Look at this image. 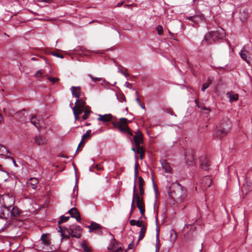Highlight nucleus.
<instances>
[{"label": "nucleus", "instance_id": "obj_1", "mask_svg": "<svg viewBox=\"0 0 252 252\" xmlns=\"http://www.w3.org/2000/svg\"><path fill=\"white\" fill-rule=\"evenodd\" d=\"M168 193L170 197L177 202H181L187 197V190L186 188L176 181L171 184Z\"/></svg>", "mask_w": 252, "mask_h": 252}, {"label": "nucleus", "instance_id": "obj_2", "mask_svg": "<svg viewBox=\"0 0 252 252\" xmlns=\"http://www.w3.org/2000/svg\"><path fill=\"white\" fill-rule=\"evenodd\" d=\"M230 122L227 120H223L220 122L216 127L214 137L216 138H220L222 136L228 133L231 129Z\"/></svg>", "mask_w": 252, "mask_h": 252}, {"label": "nucleus", "instance_id": "obj_3", "mask_svg": "<svg viewBox=\"0 0 252 252\" xmlns=\"http://www.w3.org/2000/svg\"><path fill=\"white\" fill-rule=\"evenodd\" d=\"M225 32L224 30L220 27H218L216 31L208 32L205 34L204 40L209 43L215 41L224 37Z\"/></svg>", "mask_w": 252, "mask_h": 252}, {"label": "nucleus", "instance_id": "obj_4", "mask_svg": "<svg viewBox=\"0 0 252 252\" xmlns=\"http://www.w3.org/2000/svg\"><path fill=\"white\" fill-rule=\"evenodd\" d=\"M133 140L136 148V152L133 147L131 148L132 150L135 153L139 154L140 158H143L144 151L142 146H141V144L143 142V135L141 131L138 130L135 132V135L133 137Z\"/></svg>", "mask_w": 252, "mask_h": 252}, {"label": "nucleus", "instance_id": "obj_5", "mask_svg": "<svg viewBox=\"0 0 252 252\" xmlns=\"http://www.w3.org/2000/svg\"><path fill=\"white\" fill-rule=\"evenodd\" d=\"M129 122L126 118H122L120 119L119 122L113 123L115 127L118 128L121 132H125L130 135H132V133L128 127L127 124Z\"/></svg>", "mask_w": 252, "mask_h": 252}, {"label": "nucleus", "instance_id": "obj_6", "mask_svg": "<svg viewBox=\"0 0 252 252\" xmlns=\"http://www.w3.org/2000/svg\"><path fill=\"white\" fill-rule=\"evenodd\" d=\"M133 192L134 193V198H135L136 201L137 207L139 209L140 214L142 215V216H144V213L145 211V205L143 198L140 197L139 194L136 193L135 180H134Z\"/></svg>", "mask_w": 252, "mask_h": 252}, {"label": "nucleus", "instance_id": "obj_7", "mask_svg": "<svg viewBox=\"0 0 252 252\" xmlns=\"http://www.w3.org/2000/svg\"><path fill=\"white\" fill-rule=\"evenodd\" d=\"M239 54L241 58L245 61L249 65L252 64V53L247 49L246 46L244 47L241 50Z\"/></svg>", "mask_w": 252, "mask_h": 252}, {"label": "nucleus", "instance_id": "obj_8", "mask_svg": "<svg viewBox=\"0 0 252 252\" xmlns=\"http://www.w3.org/2000/svg\"><path fill=\"white\" fill-rule=\"evenodd\" d=\"M1 199H2L4 206L8 208L11 207L15 202L14 197L9 194H3L1 196Z\"/></svg>", "mask_w": 252, "mask_h": 252}, {"label": "nucleus", "instance_id": "obj_9", "mask_svg": "<svg viewBox=\"0 0 252 252\" xmlns=\"http://www.w3.org/2000/svg\"><path fill=\"white\" fill-rule=\"evenodd\" d=\"M71 235L72 237L80 238L82 235V228L78 225H71L69 227Z\"/></svg>", "mask_w": 252, "mask_h": 252}, {"label": "nucleus", "instance_id": "obj_10", "mask_svg": "<svg viewBox=\"0 0 252 252\" xmlns=\"http://www.w3.org/2000/svg\"><path fill=\"white\" fill-rule=\"evenodd\" d=\"M38 180L34 177L30 178L27 182V185L29 187H31L33 189H36L38 184Z\"/></svg>", "mask_w": 252, "mask_h": 252}, {"label": "nucleus", "instance_id": "obj_11", "mask_svg": "<svg viewBox=\"0 0 252 252\" xmlns=\"http://www.w3.org/2000/svg\"><path fill=\"white\" fill-rule=\"evenodd\" d=\"M160 162L162 165V167L164 171L166 173H171V167L167 161V160L165 158H161L160 160Z\"/></svg>", "mask_w": 252, "mask_h": 252}, {"label": "nucleus", "instance_id": "obj_12", "mask_svg": "<svg viewBox=\"0 0 252 252\" xmlns=\"http://www.w3.org/2000/svg\"><path fill=\"white\" fill-rule=\"evenodd\" d=\"M59 232L61 233L63 238L68 239L71 235L70 231L69 228H63L61 226L59 227Z\"/></svg>", "mask_w": 252, "mask_h": 252}, {"label": "nucleus", "instance_id": "obj_13", "mask_svg": "<svg viewBox=\"0 0 252 252\" xmlns=\"http://www.w3.org/2000/svg\"><path fill=\"white\" fill-rule=\"evenodd\" d=\"M68 213L70 215L72 218H75L77 221H80L81 220L80 214L76 208L73 207L70 209L68 211Z\"/></svg>", "mask_w": 252, "mask_h": 252}, {"label": "nucleus", "instance_id": "obj_14", "mask_svg": "<svg viewBox=\"0 0 252 252\" xmlns=\"http://www.w3.org/2000/svg\"><path fill=\"white\" fill-rule=\"evenodd\" d=\"M201 184L204 189L209 187L212 184V179L209 176H205L201 180Z\"/></svg>", "mask_w": 252, "mask_h": 252}, {"label": "nucleus", "instance_id": "obj_15", "mask_svg": "<svg viewBox=\"0 0 252 252\" xmlns=\"http://www.w3.org/2000/svg\"><path fill=\"white\" fill-rule=\"evenodd\" d=\"M10 212L9 208L3 206L0 208V218L1 219H7L9 216Z\"/></svg>", "mask_w": 252, "mask_h": 252}, {"label": "nucleus", "instance_id": "obj_16", "mask_svg": "<svg viewBox=\"0 0 252 252\" xmlns=\"http://www.w3.org/2000/svg\"><path fill=\"white\" fill-rule=\"evenodd\" d=\"M70 90L73 96H75L76 98H79L81 94L80 87L72 86Z\"/></svg>", "mask_w": 252, "mask_h": 252}, {"label": "nucleus", "instance_id": "obj_17", "mask_svg": "<svg viewBox=\"0 0 252 252\" xmlns=\"http://www.w3.org/2000/svg\"><path fill=\"white\" fill-rule=\"evenodd\" d=\"M98 121L103 122H109L112 119V115L110 114L105 115H98Z\"/></svg>", "mask_w": 252, "mask_h": 252}, {"label": "nucleus", "instance_id": "obj_18", "mask_svg": "<svg viewBox=\"0 0 252 252\" xmlns=\"http://www.w3.org/2000/svg\"><path fill=\"white\" fill-rule=\"evenodd\" d=\"M41 241L45 246H49L50 245V240L48 234H43L41 237Z\"/></svg>", "mask_w": 252, "mask_h": 252}, {"label": "nucleus", "instance_id": "obj_19", "mask_svg": "<svg viewBox=\"0 0 252 252\" xmlns=\"http://www.w3.org/2000/svg\"><path fill=\"white\" fill-rule=\"evenodd\" d=\"M141 218H140L138 220H131L129 221V223L132 226L136 225L138 227H143V226L146 225V224L143 223V221L141 220H140Z\"/></svg>", "mask_w": 252, "mask_h": 252}, {"label": "nucleus", "instance_id": "obj_20", "mask_svg": "<svg viewBox=\"0 0 252 252\" xmlns=\"http://www.w3.org/2000/svg\"><path fill=\"white\" fill-rule=\"evenodd\" d=\"M0 156H4V158H11V153L5 147L0 145Z\"/></svg>", "mask_w": 252, "mask_h": 252}, {"label": "nucleus", "instance_id": "obj_21", "mask_svg": "<svg viewBox=\"0 0 252 252\" xmlns=\"http://www.w3.org/2000/svg\"><path fill=\"white\" fill-rule=\"evenodd\" d=\"M40 119L36 116H32L31 119V122L38 129L40 127Z\"/></svg>", "mask_w": 252, "mask_h": 252}, {"label": "nucleus", "instance_id": "obj_22", "mask_svg": "<svg viewBox=\"0 0 252 252\" xmlns=\"http://www.w3.org/2000/svg\"><path fill=\"white\" fill-rule=\"evenodd\" d=\"M210 166V164L209 162V160L207 158H204L202 160H200V167L205 170H207L209 166Z\"/></svg>", "mask_w": 252, "mask_h": 252}, {"label": "nucleus", "instance_id": "obj_23", "mask_svg": "<svg viewBox=\"0 0 252 252\" xmlns=\"http://www.w3.org/2000/svg\"><path fill=\"white\" fill-rule=\"evenodd\" d=\"M226 96L229 99V101L232 103L233 101H236L238 99L239 95L237 94H232L231 92H228L226 94Z\"/></svg>", "mask_w": 252, "mask_h": 252}, {"label": "nucleus", "instance_id": "obj_24", "mask_svg": "<svg viewBox=\"0 0 252 252\" xmlns=\"http://www.w3.org/2000/svg\"><path fill=\"white\" fill-rule=\"evenodd\" d=\"M147 224L143 226V227H142L141 228L140 231L139 232V237H138V241L142 240L144 238L145 234L147 231Z\"/></svg>", "mask_w": 252, "mask_h": 252}, {"label": "nucleus", "instance_id": "obj_25", "mask_svg": "<svg viewBox=\"0 0 252 252\" xmlns=\"http://www.w3.org/2000/svg\"><path fill=\"white\" fill-rule=\"evenodd\" d=\"M91 130L89 129V130H88L86 131V133H85L84 134H83L82 135V140H81V141L80 142V143L79 144V146H81L82 145H84V141L86 139L90 138L91 137Z\"/></svg>", "mask_w": 252, "mask_h": 252}, {"label": "nucleus", "instance_id": "obj_26", "mask_svg": "<svg viewBox=\"0 0 252 252\" xmlns=\"http://www.w3.org/2000/svg\"><path fill=\"white\" fill-rule=\"evenodd\" d=\"M203 17L202 16H194L188 17L187 19L197 23L199 21L203 20Z\"/></svg>", "mask_w": 252, "mask_h": 252}, {"label": "nucleus", "instance_id": "obj_27", "mask_svg": "<svg viewBox=\"0 0 252 252\" xmlns=\"http://www.w3.org/2000/svg\"><path fill=\"white\" fill-rule=\"evenodd\" d=\"M89 231L92 232L93 231H94V230H97V229H100L101 228V227L100 226V225L99 224L96 223L95 222H93L89 226Z\"/></svg>", "mask_w": 252, "mask_h": 252}, {"label": "nucleus", "instance_id": "obj_28", "mask_svg": "<svg viewBox=\"0 0 252 252\" xmlns=\"http://www.w3.org/2000/svg\"><path fill=\"white\" fill-rule=\"evenodd\" d=\"M21 213L20 210L17 207H13L11 211V215L13 217H18Z\"/></svg>", "mask_w": 252, "mask_h": 252}, {"label": "nucleus", "instance_id": "obj_29", "mask_svg": "<svg viewBox=\"0 0 252 252\" xmlns=\"http://www.w3.org/2000/svg\"><path fill=\"white\" fill-rule=\"evenodd\" d=\"M85 101L82 99H79L78 98L76 100L75 105L74 107L81 108L83 109L85 108Z\"/></svg>", "mask_w": 252, "mask_h": 252}, {"label": "nucleus", "instance_id": "obj_30", "mask_svg": "<svg viewBox=\"0 0 252 252\" xmlns=\"http://www.w3.org/2000/svg\"><path fill=\"white\" fill-rule=\"evenodd\" d=\"M70 107L73 110V113H75V112H76V113L78 115L81 114L84 110V109L81 108H79V107H72L71 106V103L70 104Z\"/></svg>", "mask_w": 252, "mask_h": 252}, {"label": "nucleus", "instance_id": "obj_31", "mask_svg": "<svg viewBox=\"0 0 252 252\" xmlns=\"http://www.w3.org/2000/svg\"><path fill=\"white\" fill-rule=\"evenodd\" d=\"M115 240H114L113 241H112L111 245H110L108 248V249L113 250L115 252H118L119 251H121L122 248L121 247H119V248H118L117 249L115 248Z\"/></svg>", "mask_w": 252, "mask_h": 252}, {"label": "nucleus", "instance_id": "obj_32", "mask_svg": "<svg viewBox=\"0 0 252 252\" xmlns=\"http://www.w3.org/2000/svg\"><path fill=\"white\" fill-rule=\"evenodd\" d=\"M185 156L186 157H188V158H192V157L195 156V155L194 154V152L193 150L188 149L186 151V152L185 153Z\"/></svg>", "mask_w": 252, "mask_h": 252}, {"label": "nucleus", "instance_id": "obj_33", "mask_svg": "<svg viewBox=\"0 0 252 252\" xmlns=\"http://www.w3.org/2000/svg\"><path fill=\"white\" fill-rule=\"evenodd\" d=\"M91 110L90 108L88 107H86L85 108V110L84 111V114L82 116V119L86 120L88 118L89 114L91 113Z\"/></svg>", "mask_w": 252, "mask_h": 252}, {"label": "nucleus", "instance_id": "obj_34", "mask_svg": "<svg viewBox=\"0 0 252 252\" xmlns=\"http://www.w3.org/2000/svg\"><path fill=\"white\" fill-rule=\"evenodd\" d=\"M248 18L247 13L245 11H240L239 18L242 21H245Z\"/></svg>", "mask_w": 252, "mask_h": 252}, {"label": "nucleus", "instance_id": "obj_35", "mask_svg": "<svg viewBox=\"0 0 252 252\" xmlns=\"http://www.w3.org/2000/svg\"><path fill=\"white\" fill-rule=\"evenodd\" d=\"M34 142L36 144L38 145H40L43 144V142L40 136H36L34 137Z\"/></svg>", "mask_w": 252, "mask_h": 252}, {"label": "nucleus", "instance_id": "obj_36", "mask_svg": "<svg viewBox=\"0 0 252 252\" xmlns=\"http://www.w3.org/2000/svg\"><path fill=\"white\" fill-rule=\"evenodd\" d=\"M118 72L124 75L125 76L127 77L129 75L126 73L127 69L126 68L121 69L120 66H118Z\"/></svg>", "mask_w": 252, "mask_h": 252}, {"label": "nucleus", "instance_id": "obj_37", "mask_svg": "<svg viewBox=\"0 0 252 252\" xmlns=\"http://www.w3.org/2000/svg\"><path fill=\"white\" fill-rule=\"evenodd\" d=\"M144 184V181L141 176L138 177V186L139 189H143Z\"/></svg>", "mask_w": 252, "mask_h": 252}, {"label": "nucleus", "instance_id": "obj_38", "mask_svg": "<svg viewBox=\"0 0 252 252\" xmlns=\"http://www.w3.org/2000/svg\"><path fill=\"white\" fill-rule=\"evenodd\" d=\"M69 219V217H65L62 216L60 218V220L58 221V224H61L62 223L67 221Z\"/></svg>", "mask_w": 252, "mask_h": 252}, {"label": "nucleus", "instance_id": "obj_39", "mask_svg": "<svg viewBox=\"0 0 252 252\" xmlns=\"http://www.w3.org/2000/svg\"><path fill=\"white\" fill-rule=\"evenodd\" d=\"M211 80L210 79H209L206 83H204L203 85L202 89H201L202 91H204L206 89H207L209 87V86L211 84Z\"/></svg>", "mask_w": 252, "mask_h": 252}, {"label": "nucleus", "instance_id": "obj_40", "mask_svg": "<svg viewBox=\"0 0 252 252\" xmlns=\"http://www.w3.org/2000/svg\"><path fill=\"white\" fill-rule=\"evenodd\" d=\"M81 246H82V248H83L84 252H91V249H90V247H89L86 245V244H85V243H82Z\"/></svg>", "mask_w": 252, "mask_h": 252}, {"label": "nucleus", "instance_id": "obj_41", "mask_svg": "<svg viewBox=\"0 0 252 252\" xmlns=\"http://www.w3.org/2000/svg\"><path fill=\"white\" fill-rule=\"evenodd\" d=\"M44 73V71H43V70L40 69L36 72L35 75L37 78H39L42 76Z\"/></svg>", "mask_w": 252, "mask_h": 252}, {"label": "nucleus", "instance_id": "obj_42", "mask_svg": "<svg viewBox=\"0 0 252 252\" xmlns=\"http://www.w3.org/2000/svg\"><path fill=\"white\" fill-rule=\"evenodd\" d=\"M88 76L89 77H90L92 79V80L93 81V82L94 83H97L101 80V78L94 77L91 74H88Z\"/></svg>", "mask_w": 252, "mask_h": 252}, {"label": "nucleus", "instance_id": "obj_43", "mask_svg": "<svg viewBox=\"0 0 252 252\" xmlns=\"http://www.w3.org/2000/svg\"><path fill=\"white\" fill-rule=\"evenodd\" d=\"M170 234L172 237V240L175 241L177 238V234L176 232L174 230H171Z\"/></svg>", "mask_w": 252, "mask_h": 252}, {"label": "nucleus", "instance_id": "obj_44", "mask_svg": "<svg viewBox=\"0 0 252 252\" xmlns=\"http://www.w3.org/2000/svg\"><path fill=\"white\" fill-rule=\"evenodd\" d=\"M158 35H161L162 33V27L161 26L158 25L156 28Z\"/></svg>", "mask_w": 252, "mask_h": 252}, {"label": "nucleus", "instance_id": "obj_45", "mask_svg": "<svg viewBox=\"0 0 252 252\" xmlns=\"http://www.w3.org/2000/svg\"><path fill=\"white\" fill-rule=\"evenodd\" d=\"M134 172L135 178H136V177L137 176L138 174V163H137V162H135V168Z\"/></svg>", "mask_w": 252, "mask_h": 252}, {"label": "nucleus", "instance_id": "obj_46", "mask_svg": "<svg viewBox=\"0 0 252 252\" xmlns=\"http://www.w3.org/2000/svg\"><path fill=\"white\" fill-rule=\"evenodd\" d=\"M52 55L55 56V57H58V58H63V55L58 53H56V52H54V53H52Z\"/></svg>", "mask_w": 252, "mask_h": 252}, {"label": "nucleus", "instance_id": "obj_47", "mask_svg": "<svg viewBox=\"0 0 252 252\" xmlns=\"http://www.w3.org/2000/svg\"><path fill=\"white\" fill-rule=\"evenodd\" d=\"M48 79L52 83H54L55 82H56L58 80V78H56V77H53V78H51V77H49L48 78Z\"/></svg>", "mask_w": 252, "mask_h": 252}, {"label": "nucleus", "instance_id": "obj_48", "mask_svg": "<svg viewBox=\"0 0 252 252\" xmlns=\"http://www.w3.org/2000/svg\"><path fill=\"white\" fill-rule=\"evenodd\" d=\"M135 199V198H134V193H133V198H132V203H131V211H132L135 209V206L134 204Z\"/></svg>", "mask_w": 252, "mask_h": 252}, {"label": "nucleus", "instance_id": "obj_49", "mask_svg": "<svg viewBox=\"0 0 252 252\" xmlns=\"http://www.w3.org/2000/svg\"><path fill=\"white\" fill-rule=\"evenodd\" d=\"M135 94L137 95V97L136 98V102H137V103L139 105H141V103L140 102V98H139L138 96V93L137 92H135Z\"/></svg>", "mask_w": 252, "mask_h": 252}, {"label": "nucleus", "instance_id": "obj_50", "mask_svg": "<svg viewBox=\"0 0 252 252\" xmlns=\"http://www.w3.org/2000/svg\"><path fill=\"white\" fill-rule=\"evenodd\" d=\"M97 168V169H100V168L98 167V165L97 164H94L92 165L91 167H90V170L91 171L93 168Z\"/></svg>", "mask_w": 252, "mask_h": 252}, {"label": "nucleus", "instance_id": "obj_51", "mask_svg": "<svg viewBox=\"0 0 252 252\" xmlns=\"http://www.w3.org/2000/svg\"><path fill=\"white\" fill-rule=\"evenodd\" d=\"M134 243L133 242H132L130 244H129L127 249H133V248L134 247Z\"/></svg>", "mask_w": 252, "mask_h": 252}, {"label": "nucleus", "instance_id": "obj_52", "mask_svg": "<svg viewBox=\"0 0 252 252\" xmlns=\"http://www.w3.org/2000/svg\"><path fill=\"white\" fill-rule=\"evenodd\" d=\"M139 191H140V193H139L140 194H139V196L140 195L143 196L144 194V188L139 189Z\"/></svg>", "mask_w": 252, "mask_h": 252}, {"label": "nucleus", "instance_id": "obj_53", "mask_svg": "<svg viewBox=\"0 0 252 252\" xmlns=\"http://www.w3.org/2000/svg\"><path fill=\"white\" fill-rule=\"evenodd\" d=\"M74 115V117H75V121H76V120H77L79 118V115H77L76 113H73Z\"/></svg>", "mask_w": 252, "mask_h": 252}, {"label": "nucleus", "instance_id": "obj_54", "mask_svg": "<svg viewBox=\"0 0 252 252\" xmlns=\"http://www.w3.org/2000/svg\"><path fill=\"white\" fill-rule=\"evenodd\" d=\"M43 2L47 3H51L53 2V0H44Z\"/></svg>", "mask_w": 252, "mask_h": 252}, {"label": "nucleus", "instance_id": "obj_55", "mask_svg": "<svg viewBox=\"0 0 252 252\" xmlns=\"http://www.w3.org/2000/svg\"><path fill=\"white\" fill-rule=\"evenodd\" d=\"M126 87L127 88H130L132 86L131 84H129L127 82L126 83Z\"/></svg>", "mask_w": 252, "mask_h": 252}, {"label": "nucleus", "instance_id": "obj_56", "mask_svg": "<svg viewBox=\"0 0 252 252\" xmlns=\"http://www.w3.org/2000/svg\"><path fill=\"white\" fill-rule=\"evenodd\" d=\"M11 159H12V161H13V163H14V166H16V167H17L18 165H17V164H16V161H15V160H14V158H11Z\"/></svg>", "mask_w": 252, "mask_h": 252}, {"label": "nucleus", "instance_id": "obj_57", "mask_svg": "<svg viewBox=\"0 0 252 252\" xmlns=\"http://www.w3.org/2000/svg\"><path fill=\"white\" fill-rule=\"evenodd\" d=\"M31 60L34 61H36L38 60V59L36 57H32L31 58Z\"/></svg>", "mask_w": 252, "mask_h": 252}, {"label": "nucleus", "instance_id": "obj_58", "mask_svg": "<svg viewBox=\"0 0 252 252\" xmlns=\"http://www.w3.org/2000/svg\"><path fill=\"white\" fill-rule=\"evenodd\" d=\"M123 3V2H120V3H119L117 4V7H120Z\"/></svg>", "mask_w": 252, "mask_h": 252}, {"label": "nucleus", "instance_id": "obj_59", "mask_svg": "<svg viewBox=\"0 0 252 252\" xmlns=\"http://www.w3.org/2000/svg\"><path fill=\"white\" fill-rule=\"evenodd\" d=\"M203 109H204V110H208V111H210V109L208 108H206V107H203L202 108Z\"/></svg>", "mask_w": 252, "mask_h": 252}, {"label": "nucleus", "instance_id": "obj_60", "mask_svg": "<svg viewBox=\"0 0 252 252\" xmlns=\"http://www.w3.org/2000/svg\"><path fill=\"white\" fill-rule=\"evenodd\" d=\"M140 106L143 109H144L145 108V107L144 105H143L142 104H141V105H140Z\"/></svg>", "mask_w": 252, "mask_h": 252}, {"label": "nucleus", "instance_id": "obj_61", "mask_svg": "<svg viewBox=\"0 0 252 252\" xmlns=\"http://www.w3.org/2000/svg\"><path fill=\"white\" fill-rule=\"evenodd\" d=\"M37 1L39 2H43L44 0H37Z\"/></svg>", "mask_w": 252, "mask_h": 252}, {"label": "nucleus", "instance_id": "obj_62", "mask_svg": "<svg viewBox=\"0 0 252 252\" xmlns=\"http://www.w3.org/2000/svg\"><path fill=\"white\" fill-rule=\"evenodd\" d=\"M86 125V126H89L90 125V123H87Z\"/></svg>", "mask_w": 252, "mask_h": 252}, {"label": "nucleus", "instance_id": "obj_63", "mask_svg": "<svg viewBox=\"0 0 252 252\" xmlns=\"http://www.w3.org/2000/svg\"><path fill=\"white\" fill-rule=\"evenodd\" d=\"M169 33L171 35H172V33L170 31H169Z\"/></svg>", "mask_w": 252, "mask_h": 252}, {"label": "nucleus", "instance_id": "obj_64", "mask_svg": "<svg viewBox=\"0 0 252 252\" xmlns=\"http://www.w3.org/2000/svg\"><path fill=\"white\" fill-rule=\"evenodd\" d=\"M124 99V101H126V100L125 98H124V99Z\"/></svg>", "mask_w": 252, "mask_h": 252}]
</instances>
